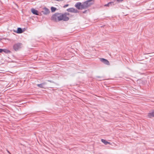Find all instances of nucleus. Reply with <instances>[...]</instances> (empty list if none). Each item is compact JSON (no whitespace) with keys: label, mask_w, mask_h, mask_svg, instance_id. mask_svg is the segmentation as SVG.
Wrapping results in <instances>:
<instances>
[{"label":"nucleus","mask_w":154,"mask_h":154,"mask_svg":"<svg viewBox=\"0 0 154 154\" xmlns=\"http://www.w3.org/2000/svg\"><path fill=\"white\" fill-rule=\"evenodd\" d=\"M68 13H65L64 14L56 13L52 16L51 19L55 22H58L62 20L64 21H68L69 18L67 16L69 15Z\"/></svg>","instance_id":"obj_1"},{"label":"nucleus","mask_w":154,"mask_h":154,"mask_svg":"<svg viewBox=\"0 0 154 154\" xmlns=\"http://www.w3.org/2000/svg\"><path fill=\"white\" fill-rule=\"evenodd\" d=\"M92 0H87L83 3L82 4V8L86 9L88 7L90 6L92 4V3L91 2V1Z\"/></svg>","instance_id":"obj_2"},{"label":"nucleus","mask_w":154,"mask_h":154,"mask_svg":"<svg viewBox=\"0 0 154 154\" xmlns=\"http://www.w3.org/2000/svg\"><path fill=\"white\" fill-rule=\"evenodd\" d=\"M22 44L21 43H17L13 46V48L15 51H17L22 47Z\"/></svg>","instance_id":"obj_3"},{"label":"nucleus","mask_w":154,"mask_h":154,"mask_svg":"<svg viewBox=\"0 0 154 154\" xmlns=\"http://www.w3.org/2000/svg\"><path fill=\"white\" fill-rule=\"evenodd\" d=\"M43 11H42V12L45 15H47L49 14L50 11L46 7H44L43 8Z\"/></svg>","instance_id":"obj_4"},{"label":"nucleus","mask_w":154,"mask_h":154,"mask_svg":"<svg viewBox=\"0 0 154 154\" xmlns=\"http://www.w3.org/2000/svg\"><path fill=\"white\" fill-rule=\"evenodd\" d=\"M147 116L148 117L150 118L154 117V109L150 111Z\"/></svg>","instance_id":"obj_5"},{"label":"nucleus","mask_w":154,"mask_h":154,"mask_svg":"<svg viewBox=\"0 0 154 154\" xmlns=\"http://www.w3.org/2000/svg\"><path fill=\"white\" fill-rule=\"evenodd\" d=\"M100 61L104 64L108 65H110L109 62L107 60L103 58H100Z\"/></svg>","instance_id":"obj_6"},{"label":"nucleus","mask_w":154,"mask_h":154,"mask_svg":"<svg viewBox=\"0 0 154 154\" xmlns=\"http://www.w3.org/2000/svg\"><path fill=\"white\" fill-rule=\"evenodd\" d=\"M82 4L81 2H79L77 3L75 5V6L79 10L82 9Z\"/></svg>","instance_id":"obj_7"},{"label":"nucleus","mask_w":154,"mask_h":154,"mask_svg":"<svg viewBox=\"0 0 154 154\" xmlns=\"http://www.w3.org/2000/svg\"><path fill=\"white\" fill-rule=\"evenodd\" d=\"M67 11L70 12H74L75 13H77L78 12V11L73 8H70L67 9Z\"/></svg>","instance_id":"obj_8"},{"label":"nucleus","mask_w":154,"mask_h":154,"mask_svg":"<svg viewBox=\"0 0 154 154\" xmlns=\"http://www.w3.org/2000/svg\"><path fill=\"white\" fill-rule=\"evenodd\" d=\"M31 11L33 14L37 15H39L38 11L35 10L34 8H32L31 9Z\"/></svg>","instance_id":"obj_9"},{"label":"nucleus","mask_w":154,"mask_h":154,"mask_svg":"<svg viewBox=\"0 0 154 154\" xmlns=\"http://www.w3.org/2000/svg\"><path fill=\"white\" fill-rule=\"evenodd\" d=\"M46 84H47V83L46 82H44V83H43L40 84H38L37 85V86L38 87L41 88H44V87L45 86V85H46Z\"/></svg>","instance_id":"obj_10"},{"label":"nucleus","mask_w":154,"mask_h":154,"mask_svg":"<svg viewBox=\"0 0 154 154\" xmlns=\"http://www.w3.org/2000/svg\"><path fill=\"white\" fill-rule=\"evenodd\" d=\"M23 32V31L20 28H18L17 29V33H21Z\"/></svg>","instance_id":"obj_11"},{"label":"nucleus","mask_w":154,"mask_h":154,"mask_svg":"<svg viewBox=\"0 0 154 154\" xmlns=\"http://www.w3.org/2000/svg\"><path fill=\"white\" fill-rule=\"evenodd\" d=\"M101 141L105 145H107V144H110V143L107 141L105 140L102 139L101 140Z\"/></svg>","instance_id":"obj_12"},{"label":"nucleus","mask_w":154,"mask_h":154,"mask_svg":"<svg viewBox=\"0 0 154 154\" xmlns=\"http://www.w3.org/2000/svg\"><path fill=\"white\" fill-rule=\"evenodd\" d=\"M3 52H4L5 53L7 54H9L11 53V51L10 50L6 49H3Z\"/></svg>","instance_id":"obj_13"},{"label":"nucleus","mask_w":154,"mask_h":154,"mask_svg":"<svg viewBox=\"0 0 154 154\" xmlns=\"http://www.w3.org/2000/svg\"><path fill=\"white\" fill-rule=\"evenodd\" d=\"M56 9H57L56 8L54 7H52L51 8V10L52 12H54L56 10Z\"/></svg>","instance_id":"obj_14"},{"label":"nucleus","mask_w":154,"mask_h":154,"mask_svg":"<svg viewBox=\"0 0 154 154\" xmlns=\"http://www.w3.org/2000/svg\"><path fill=\"white\" fill-rule=\"evenodd\" d=\"M112 2H109L108 4L105 5L104 6H109L110 5L112 4Z\"/></svg>","instance_id":"obj_15"},{"label":"nucleus","mask_w":154,"mask_h":154,"mask_svg":"<svg viewBox=\"0 0 154 154\" xmlns=\"http://www.w3.org/2000/svg\"><path fill=\"white\" fill-rule=\"evenodd\" d=\"M68 6H69V5L68 4L65 5H64L63 6V8H65L66 7H67Z\"/></svg>","instance_id":"obj_16"},{"label":"nucleus","mask_w":154,"mask_h":154,"mask_svg":"<svg viewBox=\"0 0 154 154\" xmlns=\"http://www.w3.org/2000/svg\"><path fill=\"white\" fill-rule=\"evenodd\" d=\"M3 51V49H0V53H1Z\"/></svg>","instance_id":"obj_17"},{"label":"nucleus","mask_w":154,"mask_h":154,"mask_svg":"<svg viewBox=\"0 0 154 154\" xmlns=\"http://www.w3.org/2000/svg\"><path fill=\"white\" fill-rule=\"evenodd\" d=\"M48 81L50 82L54 83V82L53 81H51V80H48Z\"/></svg>","instance_id":"obj_18"},{"label":"nucleus","mask_w":154,"mask_h":154,"mask_svg":"<svg viewBox=\"0 0 154 154\" xmlns=\"http://www.w3.org/2000/svg\"><path fill=\"white\" fill-rule=\"evenodd\" d=\"M97 77H98V78H99L100 77H99V76H97Z\"/></svg>","instance_id":"obj_19"},{"label":"nucleus","mask_w":154,"mask_h":154,"mask_svg":"<svg viewBox=\"0 0 154 154\" xmlns=\"http://www.w3.org/2000/svg\"><path fill=\"white\" fill-rule=\"evenodd\" d=\"M117 1H119V0H117Z\"/></svg>","instance_id":"obj_20"},{"label":"nucleus","mask_w":154,"mask_h":154,"mask_svg":"<svg viewBox=\"0 0 154 154\" xmlns=\"http://www.w3.org/2000/svg\"><path fill=\"white\" fill-rule=\"evenodd\" d=\"M123 0H121V1H123Z\"/></svg>","instance_id":"obj_21"}]
</instances>
